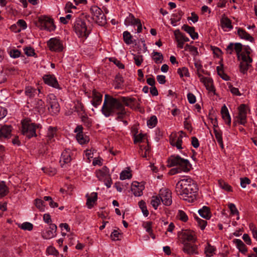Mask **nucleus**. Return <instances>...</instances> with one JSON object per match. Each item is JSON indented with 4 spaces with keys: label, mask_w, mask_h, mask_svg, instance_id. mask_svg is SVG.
<instances>
[{
    "label": "nucleus",
    "mask_w": 257,
    "mask_h": 257,
    "mask_svg": "<svg viewBox=\"0 0 257 257\" xmlns=\"http://www.w3.org/2000/svg\"><path fill=\"white\" fill-rule=\"evenodd\" d=\"M197 190L196 184L191 178L182 179L176 185L177 194L189 202H192L196 199Z\"/></svg>",
    "instance_id": "nucleus-1"
},
{
    "label": "nucleus",
    "mask_w": 257,
    "mask_h": 257,
    "mask_svg": "<svg viewBox=\"0 0 257 257\" xmlns=\"http://www.w3.org/2000/svg\"><path fill=\"white\" fill-rule=\"evenodd\" d=\"M168 166L169 167L178 166L177 168L172 169L170 171L169 173L171 175L182 172H188L191 168V164L189 161L187 159L182 158L178 155L171 156L168 158Z\"/></svg>",
    "instance_id": "nucleus-2"
},
{
    "label": "nucleus",
    "mask_w": 257,
    "mask_h": 257,
    "mask_svg": "<svg viewBox=\"0 0 257 257\" xmlns=\"http://www.w3.org/2000/svg\"><path fill=\"white\" fill-rule=\"evenodd\" d=\"M122 105L118 98L105 94L101 112L105 117L113 116Z\"/></svg>",
    "instance_id": "nucleus-3"
},
{
    "label": "nucleus",
    "mask_w": 257,
    "mask_h": 257,
    "mask_svg": "<svg viewBox=\"0 0 257 257\" xmlns=\"http://www.w3.org/2000/svg\"><path fill=\"white\" fill-rule=\"evenodd\" d=\"M236 53L237 58L239 59L241 57L242 62L249 64L252 61L249 55H246L243 53H241L242 50V45L240 43H230L225 49L226 53L228 54H232L233 51Z\"/></svg>",
    "instance_id": "nucleus-4"
},
{
    "label": "nucleus",
    "mask_w": 257,
    "mask_h": 257,
    "mask_svg": "<svg viewBox=\"0 0 257 257\" xmlns=\"http://www.w3.org/2000/svg\"><path fill=\"white\" fill-rule=\"evenodd\" d=\"M86 18L82 14L81 16L77 17L73 23V29L79 37L86 38L89 32L85 23Z\"/></svg>",
    "instance_id": "nucleus-5"
},
{
    "label": "nucleus",
    "mask_w": 257,
    "mask_h": 257,
    "mask_svg": "<svg viewBox=\"0 0 257 257\" xmlns=\"http://www.w3.org/2000/svg\"><path fill=\"white\" fill-rule=\"evenodd\" d=\"M22 134L29 139L36 137V130L40 127V124L32 122L30 119H25L22 122Z\"/></svg>",
    "instance_id": "nucleus-6"
},
{
    "label": "nucleus",
    "mask_w": 257,
    "mask_h": 257,
    "mask_svg": "<svg viewBox=\"0 0 257 257\" xmlns=\"http://www.w3.org/2000/svg\"><path fill=\"white\" fill-rule=\"evenodd\" d=\"M92 18L93 21L101 26H104L107 23L106 16L101 9L97 6H92L90 8Z\"/></svg>",
    "instance_id": "nucleus-7"
},
{
    "label": "nucleus",
    "mask_w": 257,
    "mask_h": 257,
    "mask_svg": "<svg viewBox=\"0 0 257 257\" xmlns=\"http://www.w3.org/2000/svg\"><path fill=\"white\" fill-rule=\"evenodd\" d=\"M48 108L52 115H56L60 111V106L56 97L53 94L48 95L47 98Z\"/></svg>",
    "instance_id": "nucleus-8"
},
{
    "label": "nucleus",
    "mask_w": 257,
    "mask_h": 257,
    "mask_svg": "<svg viewBox=\"0 0 257 257\" xmlns=\"http://www.w3.org/2000/svg\"><path fill=\"white\" fill-rule=\"evenodd\" d=\"M96 176L100 181L104 182L105 185L107 187H110L112 184V180L109 174L108 169L104 167L101 170L96 172Z\"/></svg>",
    "instance_id": "nucleus-9"
},
{
    "label": "nucleus",
    "mask_w": 257,
    "mask_h": 257,
    "mask_svg": "<svg viewBox=\"0 0 257 257\" xmlns=\"http://www.w3.org/2000/svg\"><path fill=\"white\" fill-rule=\"evenodd\" d=\"M159 196L164 205L170 206L172 204V193L168 189L165 188L160 189Z\"/></svg>",
    "instance_id": "nucleus-10"
},
{
    "label": "nucleus",
    "mask_w": 257,
    "mask_h": 257,
    "mask_svg": "<svg viewBox=\"0 0 257 257\" xmlns=\"http://www.w3.org/2000/svg\"><path fill=\"white\" fill-rule=\"evenodd\" d=\"M181 242L183 244L184 243L194 242L196 238L195 233L191 230H185L179 235Z\"/></svg>",
    "instance_id": "nucleus-11"
},
{
    "label": "nucleus",
    "mask_w": 257,
    "mask_h": 257,
    "mask_svg": "<svg viewBox=\"0 0 257 257\" xmlns=\"http://www.w3.org/2000/svg\"><path fill=\"white\" fill-rule=\"evenodd\" d=\"M47 45L51 51L61 52L64 47L61 41L56 38L50 39L47 42Z\"/></svg>",
    "instance_id": "nucleus-12"
},
{
    "label": "nucleus",
    "mask_w": 257,
    "mask_h": 257,
    "mask_svg": "<svg viewBox=\"0 0 257 257\" xmlns=\"http://www.w3.org/2000/svg\"><path fill=\"white\" fill-rule=\"evenodd\" d=\"M43 79L45 84L55 88L61 89L54 75L51 74L44 75Z\"/></svg>",
    "instance_id": "nucleus-13"
},
{
    "label": "nucleus",
    "mask_w": 257,
    "mask_h": 257,
    "mask_svg": "<svg viewBox=\"0 0 257 257\" xmlns=\"http://www.w3.org/2000/svg\"><path fill=\"white\" fill-rule=\"evenodd\" d=\"M183 250L185 253L190 255L198 254L197 246L194 242L184 243Z\"/></svg>",
    "instance_id": "nucleus-14"
},
{
    "label": "nucleus",
    "mask_w": 257,
    "mask_h": 257,
    "mask_svg": "<svg viewBox=\"0 0 257 257\" xmlns=\"http://www.w3.org/2000/svg\"><path fill=\"white\" fill-rule=\"evenodd\" d=\"M71 154L72 152L70 149L65 150L61 154L60 159V163L62 167H64V166L69 163L71 161Z\"/></svg>",
    "instance_id": "nucleus-15"
},
{
    "label": "nucleus",
    "mask_w": 257,
    "mask_h": 257,
    "mask_svg": "<svg viewBox=\"0 0 257 257\" xmlns=\"http://www.w3.org/2000/svg\"><path fill=\"white\" fill-rule=\"evenodd\" d=\"M57 228V226L55 224H50L49 228L43 233V238L48 239L55 237L56 235Z\"/></svg>",
    "instance_id": "nucleus-16"
},
{
    "label": "nucleus",
    "mask_w": 257,
    "mask_h": 257,
    "mask_svg": "<svg viewBox=\"0 0 257 257\" xmlns=\"http://www.w3.org/2000/svg\"><path fill=\"white\" fill-rule=\"evenodd\" d=\"M238 119L239 123L244 125L246 123V106L244 104H241L239 108Z\"/></svg>",
    "instance_id": "nucleus-17"
},
{
    "label": "nucleus",
    "mask_w": 257,
    "mask_h": 257,
    "mask_svg": "<svg viewBox=\"0 0 257 257\" xmlns=\"http://www.w3.org/2000/svg\"><path fill=\"white\" fill-rule=\"evenodd\" d=\"M102 100V95L97 92L95 89L93 90L92 100L91 101L92 105L95 107H97L101 104Z\"/></svg>",
    "instance_id": "nucleus-18"
},
{
    "label": "nucleus",
    "mask_w": 257,
    "mask_h": 257,
    "mask_svg": "<svg viewBox=\"0 0 257 257\" xmlns=\"http://www.w3.org/2000/svg\"><path fill=\"white\" fill-rule=\"evenodd\" d=\"M118 99L120 101V103L123 102L125 106L131 108H134L136 105H139L135 98L122 96Z\"/></svg>",
    "instance_id": "nucleus-19"
},
{
    "label": "nucleus",
    "mask_w": 257,
    "mask_h": 257,
    "mask_svg": "<svg viewBox=\"0 0 257 257\" xmlns=\"http://www.w3.org/2000/svg\"><path fill=\"white\" fill-rule=\"evenodd\" d=\"M200 80L204 84L206 89L210 92L214 91V87L213 85V80L212 79L205 77L202 75H199Z\"/></svg>",
    "instance_id": "nucleus-20"
},
{
    "label": "nucleus",
    "mask_w": 257,
    "mask_h": 257,
    "mask_svg": "<svg viewBox=\"0 0 257 257\" xmlns=\"http://www.w3.org/2000/svg\"><path fill=\"white\" fill-rule=\"evenodd\" d=\"M220 25L221 28L224 31H226V29L231 30L233 28L231 25V21L225 16V14H223L220 20Z\"/></svg>",
    "instance_id": "nucleus-21"
},
{
    "label": "nucleus",
    "mask_w": 257,
    "mask_h": 257,
    "mask_svg": "<svg viewBox=\"0 0 257 257\" xmlns=\"http://www.w3.org/2000/svg\"><path fill=\"white\" fill-rule=\"evenodd\" d=\"M12 126L5 125L0 128V138H9L11 135Z\"/></svg>",
    "instance_id": "nucleus-22"
},
{
    "label": "nucleus",
    "mask_w": 257,
    "mask_h": 257,
    "mask_svg": "<svg viewBox=\"0 0 257 257\" xmlns=\"http://www.w3.org/2000/svg\"><path fill=\"white\" fill-rule=\"evenodd\" d=\"M40 93V90L39 89H36L31 86H27L25 88V93L29 98H34L36 95H38Z\"/></svg>",
    "instance_id": "nucleus-23"
},
{
    "label": "nucleus",
    "mask_w": 257,
    "mask_h": 257,
    "mask_svg": "<svg viewBox=\"0 0 257 257\" xmlns=\"http://www.w3.org/2000/svg\"><path fill=\"white\" fill-rule=\"evenodd\" d=\"M131 189L135 196H140L143 194L144 187L142 185H140L138 182H136L132 184Z\"/></svg>",
    "instance_id": "nucleus-24"
},
{
    "label": "nucleus",
    "mask_w": 257,
    "mask_h": 257,
    "mask_svg": "<svg viewBox=\"0 0 257 257\" xmlns=\"http://www.w3.org/2000/svg\"><path fill=\"white\" fill-rule=\"evenodd\" d=\"M86 196L87 198L86 205L88 208L91 209L97 200V194L96 192H92L89 195L87 194Z\"/></svg>",
    "instance_id": "nucleus-25"
},
{
    "label": "nucleus",
    "mask_w": 257,
    "mask_h": 257,
    "mask_svg": "<svg viewBox=\"0 0 257 257\" xmlns=\"http://www.w3.org/2000/svg\"><path fill=\"white\" fill-rule=\"evenodd\" d=\"M233 242L235 244L236 247L240 252L245 254L247 251V248L242 241L239 239H234Z\"/></svg>",
    "instance_id": "nucleus-26"
},
{
    "label": "nucleus",
    "mask_w": 257,
    "mask_h": 257,
    "mask_svg": "<svg viewBox=\"0 0 257 257\" xmlns=\"http://www.w3.org/2000/svg\"><path fill=\"white\" fill-rule=\"evenodd\" d=\"M237 34L241 39L249 41L251 42H252L254 41V38L241 28H238Z\"/></svg>",
    "instance_id": "nucleus-27"
},
{
    "label": "nucleus",
    "mask_w": 257,
    "mask_h": 257,
    "mask_svg": "<svg viewBox=\"0 0 257 257\" xmlns=\"http://www.w3.org/2000/svg\"><path fill=\"white\" fill-rule=\"evenodd\" d=\"M182 29L188 33L192 39L195 40L198 38V34L195 32L194 27H190L187 25H184L182 26Z\"/></svg>",
    "instance_id": "nucleus-28"
},
{
    "label": "nucleus",
    "mask_w": 257,
    "mask_h": 257,
    "mask_svg": "<svg viewBox=\"0 0 257 257\" xmlns=\"http://www.w3.org/2000/svg\"><path fill=\"white\" fill-rule=\"evenodd\" d=\"M140 20L138 19H136L132 14L130 13L128 16L126 17L124 21V24L126 26L130 25L134 26L136 25L137 23H139Z\"/></svg>",
    "instance_id": "nucleus-29"
},
{
    "label": "nucleus",
    "mask_w": 257,
    "mask_h": 257,
    "mask_svg": "<svg viewBox=\"0 0 257 257\" xmlns=\"http://www.w3.org/2000/svg\"><path fill=\"white\" fill-rule=\"evenodd\" d=\"M35 109L40 114H42L45 112V103L42 99H38L35 105Z\"/></svg>",
    "instance_id": "nucleus-30"
},
{
    "label": "nucleus",
    "mask_w": 257,
    "mask_h": 257,
    "mask_svg": "<svg viewBox=\"0 0 257 257\" xmlns=\"http://www.w3.org/2000/svg\"><path fill=\"white\" fill-rule=\"evenodd\" d=\"M9 189L4 181H0V198H2L9 193Z\"/></svg>",
    "instance_id": "nucleus-31"
},
{
    "label": "nucleus",
    "mask_w": 257,
    "mask_h": 257,
    "mask_svg": "<svg viewBox=\"0 0 257 257\" xmlns=\"http://www.w3.org/2000/svg\"><path fill=\"white\" fill-rule=\"evenodd\" d=\"M199 215L203 218L208 219L210 218V213L208 207L204 206L202 209L198 210Z\"/></svg>",
    "instance_id": "nucleus-32"
},
{
    "label": "nucleus",
    "mask_w": 257,
    "mask_h": 257,
    "mask_svg": "<svg viewBox=\"0 0 257 257\" xmlns=\"http://www.w3.org/2000/svg\"><path fill=\"white\" fill-rule=\"evenodd\" d=\"M152 58L157 64L162 63L163 60V56L160 52L153 51L152 53Z\"/></svg>",
    "instance_id": "nucleus-33"
},
{
    "label": "nucleus",
    "mask_w": 257,
    "mask_h": 257,
    "mask_svg": "<svg viewBox=\"0 0 257 257\" xmlns=\"http://www.w3.org/2000/svg\"><path fill=\"white\" fill-rule=\"evenodd\" d=\"M213 131L215 138L217 143L222 149H223V143L222 138V133L221 131H218L217 128H213Z\"/></svg>",
    "instance_id": "nucleus-34"
},
{
    "label": "nucleus",
    "mask_w": 257,
    "mask_h": 257,
    "mask_svg": "<svg viewBox=\"0 0 257 257\" xmlns=\"http://www.w3.org/2000/svg\"><path fill=\"white\" fill-rule=\"evenodd\" d=\"M140 149L141 151H139V154L142 156V157L147 158L150 152V148L149 145L148 144L146 146H140Z\"/></svg>",
    "instance_id": "nucleus-35"
},
{
    "label": "nucleus",
    "mask_w": 257,
    "mask_h": 257,
    "mask_svg": "<svg viewBox=\"0 0 257 257\" xmlns=\"http://www.w3.org/2000/svg\"><path fill=\"white\" fill-rule=\"evenodd\" d=\"M126 111L125 110L124 106L122 105L121 106V108L119 109L116 112L115 114L117 115V117H116V119L117 120L121 121L122 119L125 117L126 115Z\"/></svg>",
    "instance_id": "nucleus-36"
},
{
    "label": "nucleus",
    "mask_w": 257,
    "mask_h": 257,
    "mask_svg": "<svg viewBox=\"0 0 257 257\" xmlns=\"http://www.w3.org/2000/svg\"><path fill=\"white\" fill-rule=\"evenodd\" d=\"M216 70L218 74L222 79L226 81L229 80V77L224 73L222 64H221L220 66H217L216 68Z\"/></svg>",
    "instance_id": "nucleus-37"
},
{
    "label": "nucleus",
    "mask_w": 257,
    "mask_h": 257,
    "mask_svg": "<svg viewBox=\"0 0 257 257\" xmlns=\"http://www.w3.org/2000/svg\"><path fill=\"white\" fill-rule=\"evenodd\" d=\"M215 250L216 249L214 246H212L210 244L208 243L207 245L205 248V253L206 256L210 257L215 254Z\"/></svg>",
    "instance_id": "nucleus-38"
},
{
    "label": "nucleus",
    "mask_w": 257,
    "mask_h": 257,
    "mask_svg": "<svg viewBox=\"0 0 257 257\" xmlns=\"http://www.w3.org/2000/svg\"><path fill=\"white\" fill-rule=\"evenodd\" d=\"M139 206L141 209L142 213L146 217H147L149 214V212L147 209V206L146 203L143 200H141L139 202Z\"/></svg>",
    "instance_id": "nucleus-39"
},
{
    "label": "nucleus",
    "mask_w": 257,
    "mask_h": 257,
    "mask_svg": "<svg viewBox=\"0 0 257 257\" xmlns=\"http://www.w3.org/2000/svg\"><path fill=\"white\" fill-rule=\"evenodd\" d=\"M76 139L80 144H84L88 141V139L86 136H84L82 133L79 132L76 135Z\"/></svg>",
    "instance_id": "nucleus-40"
},
{
    "label": "nucleus",
    "mask_w": 257,
    "mask_h": 257,
    "mask_svg": "<svg viewBox=\"0 0 257 257\" xmlns=\"http://www.w3.org/2000/svg\"><path fill=\"white\" fill-rule=\"evenodd\" d=\"M56 132V128L55 127L50 126L48 130L47 135V141L50 142L51 140L54 138Z\"/></svg>",
    "instance_id": "nucleus-41"
},
{
    "label": "nucleus",
    "mask_w": 257,
    "mask_h": 257,
    "mask_svg": "<svg viewBox=\"0 0 257 257\" xmlns=\"http://www.w3.org/2000/svg\"><path fill=\"white\" fill-rule=\"evenodd\" d=\"M123 38L124 42L127 44L130 45L133 43L132 40V36H131L130 32L128 31H124L123 33Z\"/></svg>",
    "instance_id": "nucleus-42"
},
{
    "label": "nucleus",
    "mask_w": 257,
    "mask_h": 257,
    "mask_svg": "<svg viewBox=\"0 0 257 257\" xmlns=\"http://www.w3.org/2000/svg\"><path fill=\"white\" fill-rule=\"evenodd\" d=\"M152 224L153 223L151 221L144 222L143 224V227L146 229V231L149 233L150 235H153Z\"/></svg>",
    "instance_id": "nucleus-43"
},
{
    "label": "nucleus",
    "mask_w": 257,
    "mask_h": 257,
    "mask_svg": "<svg viewBox=\"0 0 257 257\" xmlns=\"http://www.w3.org/2000/svg\"><path fill=\"white\" fill-rule=\"evenodd\" d=\"M160 198L159 196H153L151 201V204L155 209H157L160 204Z\"/></svg>",
    "instance_id": "nucleus-44"
},
{
    "label": "nucleus",
    "mask_w": 257,
    "mask_h": 257,
    "mask_svg": "<svg viewBox=\"0 0 257 257\" xmlns=\"http://www.w3.org/2000/svg\"><path fill=\"white\" fill-rule=\"evenodd\" d=\"M218 184L220 188L227 191H231V187L223 180H220L218 181Z\"/></svg>",
    "instance_id": "nucleus-45"
},
{
    "label": "nucleus",
    "mask_w": 257,
    "mask_h": 257,
    "mask_svg": "<svg viewBox=\"0 0 257 257\" xmlns=\"http://www.w3.org/2000/svg\"><path fill=\"white\" fill-rule=\"evenodd\" d=\"M195 219L196 220L197 222V224L199 227L201 228V230H203L205 229L206 224H207V221L206 220H203L201 218H200L198 216L195 217Z\"/></svg>",
    "instance_id": "nucleus-46"
},
{
    "label": "nucleus",
    "mask_w": 257,
    "mask_h": 257,
    "mask_svg": "<svg viewBox=\"0 0 257 257\" xmlns=\"http://www.w3.org/2000/svg\"><path fill=\"white\" fill-rule=\"evenodd\" d=\"M7 75H16L19 73L18 69L14 67H7L5 70Z\"/></svg>",
    "instance_id": "nucleus-47"
},
{
    "label": "nucleus",
    "mask_w": 257,
    "mask_h": 257,
    "mask_svg": "<svg viewBox=\"0 0 257 257\" xmlns=\"http://www.w3.org/2000/svg\"><path fill=\"white\" fill-rule=\"evenodd\" d=\"M158 122L157 118L155 115L152 116L147 121V125L150 128L154 127Z\"/></svg>",
    "instance_id": "nucleus-48"
},
{
    "label": "nucleus",
    "mask_w": 257,
    "mask_h": 257,
    "mask_svg": "<svg viewBox=\"0 0 257 257\" xmlns=\"http://www.w3.org/2000/svg\"><path fill=\"white\" fill-rule=\"evenodd\" d=\"M177 73L180 75V77H183V76L189 77V73L188 71V69L186 67H182L181 68H179L177 70Z\"/></svg>",
    "instance_id": "nucleus-49"
},
{
    "label": "nucleus",
    "mask_w": 257,
    "mask_h": 257,
    "mask_svg": "<svg viewBox=\"0 0 257 257\" xmlns=\"http://www.w3.org/2000/svg\"><path fill=\"white\" fill-rule=\"evenodd\" d=\"M249 66L250 64H247V63H245L244 62H241L239 65L240 72L243 74L246 73L249 68Z\"/></svg>",
    "instance_id": "nucleus-50"
},
{
    "label": "nucleus",
    "mask_w": 257,
    "mask_h": 257,
    "mask_svg": "<svg viewBox=\"0 0 257 257\" xmlns=\"http://www.w3.org/2000/svg\"><path fill=\"white\" fill-rule=\"evenodd\" d=\"M44 203V201L41 199H36L35 200V204L36 207L41 211L45 210Z\"/></svg>",
    "instance_id": "nucleus-51"
},
{
    "label": "nucleus",
    "mask_w": 257,
    "mask_h": 257,
    "mask_svg": "<svg viewBox=\"0 0 257 257\" xmlns=\"http://www.w3.org/2000/svg\"><path fill=\"white\" fill-rule=\"evenodd\" d=\"M174 34L177 42H183V34L180 32L179 30H175Z\"/></svg>",
    "instance_id": "nucleus-52"
},
{
    "label": "nucleus",
    "mask_w": 257,
    "mask_h": 257,
    "mask_svg": "<svg viewBox=\"0 0 257 257\" xmlns=\"http://www.w3.org/2000/svg\"><path fill=\"white\" fill-rule=\"evenodd\" d=\"M21 52L18 49H12L9 52V54L11 57L13 58H17L19 57L21 55Z\"/></svg>",
    "instance_id": "nucleus-53"
},
{
    "label": "nucleus",
    "mask_w": 257,
    "mask_h": 257,
    "mask_svg": "<svg viewBox=\"0 0 257 257\" xmlns=\"http://www.w3.org/2000/svg\"><path fill=\"white\" fill-rule=\"evenodd\" d=\"M25 54L28 56H33L35 55L34 49L31 47H26L24 48Z\"/></svg>",
    "instance_id": "nucleus-54"
},
{
    "label": "nucleus",
    "mask_w": 257,
    "mask_h": 257,
    "mask_svg": "<svg viewBox=\"0 0 257 257\" xmlns=\"http://www.w3.org/2000/svg\"><path fill=\"white\" fill-rule=\"evenodd\" d=\"M20 227L23 230L31 231L33 229V225L30 222H26L22 223Z\"/></svg>",
    "instance_id": "nucleus-55"
},
{
    "label": "nucleus",
    "mask_w": 257,
    "mask_h": 257,
    "mask_svg": "<svg viewBox=\"0 0 257 257\" xmlns=\"http://www.w3.org/2000/svg\"><path fill=\"white\" fill-rule=\"evenodd\" d=\"M178 216L179 219L183 222H186L188 219L187 214L182 210H179Z\"/></svg>",
    "instance_id": "nucleus-56"
},
{
    "label": "nucleus",
    "mask_w": 257,
    "mask_h": 257,
    "mask_svg": "<svg viewBox=\"0 0 257 257\" xmlns=\"http://www.w3.org/2000/svg\"><path fill=\"white\" fill-rule=\"evenodd\" d=\"M183 13L181 10H178V18H173L171 19V24L174 26H176V23L181 19Z\"/></svg>",
    "instance_id": "nucleus-57"
},
{
    "label": "nucleus",
    "mask_w": 257,
    "mask_h": 257,
    "mask_svg": "<svg viewBox=\"0 0 257 257\" xmlns=\"http://www.w3.org/2000/svg\"><path fill=\"white\" fill-rule=\"evenodd\" d=\"M131 177V174L129 171H123L120 174V179L121 180L130 179Z\"/></svg>",
    "instance_id": "nucleus-58"
},
{
    "label": "nucleus",
    "mask_w": 257,
    "mask_h": 257,
    "mask_svg": "<svg viewBox=\"0 0 257 257\" xmlns=\"http://www.w3.org/2000/svg\"><path fill=\"white\" fill-rule=\"evenodd\" d=\"M134 59L135 60V63L136 65L138 66H139L141 65L143 61V57L142 55H134Z\"/></svg>",
    "instance_id": "nucleus-59"
},
{
    "label": "nucleus",
    "mask_w": 257,
    "mask_h": 257,
    "mask_svg": "<svg viewBox=\"0 0 257 257\" xmlns=\"http://www.w3.org/2000/svg\"><path fill=\"white\" fill-rule=\"evenodd\" d=\"M228 206L232 215L236 214L237 215H238L239 212L234 204L229 203L228 204Z\"/></svg>",
    "instance_id": "nucleus-60"
},
{
    "label": "nucleus",
    "mask_w": 257,
    "mask_h": 257,
    "mask_svg": "<svg viewBox=\"0 0 257 257\" xmlns=\"http://www.w3.org/2000/svg\"><path fill=\"white\" fill-rule=\"evenodd\" d=\"M47 252L49 254H52L56 256L58 255L59 254L58 251L55 249V248L51 246L47 248Z\"/></svg>",
    "instance_id": "nucleus-61"
},
{
    "label": "nucleus",
    "mask_w": 257,
    "mask_h": 257,
    "mask_svg": "<svg viewBox=\"0 0 257 257\" xmlns=\"http://www.w3.org/2000/svg\"><path fill=\"white\" fill-rule=\"evenodd\" d=\"M221 115L222 118L224 120L226 123L230 125L231 123V117L229 115V112L225 113H223Z\"/></svg>",
    "instance_id": "nucleus-62"
},
{
    "label": "nucleus",
    "mask_w": 257,
    "mask_h": 257,
    "mask_svg": "<svg viewBox=\"0 0 257 257\" xmlns=\"http://www.w3.org/2000/svg\"><path fill=\"white\" fill-rule=\"evenodd\" d=\"M230 92L236 96H240L241 93H240L238 89L236 87H233L231 85H229L228 86Z\"/></svg>",
    "instance_id": "nucleus-63"
},
{
    "label": "nucleus",
    "mask_w": 257,
    "mask_h": 257,
    "mask_svg": "<svg viewBox=\"0 0 257 257\" xmlns=\"http://www.w3.org/2000/svg\"><path fill=\"white\" fill-rule=\"evenodd\" d=\"M250 183V180L246 177L240 178V185L242 188H245L247 184Z\"/></svg>",
    "instance_id": "nucleus-64"
}]
</instances>
